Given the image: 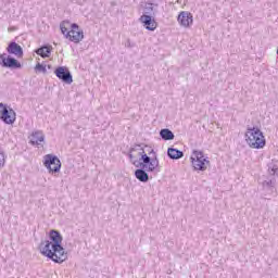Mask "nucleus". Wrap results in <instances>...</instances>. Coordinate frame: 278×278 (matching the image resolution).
Listing matches in <instances>:
<instances>
[{
    "instance_id": "nucleus-1",
    "label": "nucleus",
    "mask_w": 278,
    "mask_h": 278,
    "mask_svg": "<svg viewBox=\"0 0 278 278\" xmlns=\"http://www.w3.org/2000/svg\"><path fill=\"white\" fill-rule=\"evenodd\" d=\"M62 240H64V238L60 231L55 229L50 230L49 240L41 242L39 245L41 255H45V257H48V260H51L54 264H63V262H66L68 254L66 250H64V247H62Z\"/></svg>"
},
{
    "instance_id": "nucleus-2",
    "label": "nucleus",
    "mask_w": 278,
    "mask_h": 278,
    "mask_svg": "<svg viewBox=\"0 0 278 278\" xmlns=\"http://www.w3.org/2000/svg\"><path fill=\"white\" fill-rule=\"evenodd\" d=\"M139 155V161H132L134 166L138 168L135 170V177L138 181L147 184L149 181L148 173H160V159H157V153L153 149L148 154L140 152Z\"/></svg>"
},
{
    "instance_id": "nucleus-3",
    "label": "nucleus",
    "mask_w": 278,
    "mask_h": 278,
    "mask_svg": "<svg viewBox=\"0 0 278 278\" xmlns=\"http://www.w3.org/2000/svg\"><path fill=\"white\" fill-rule=\"evenodd\" d=\"M7 52L9 54H0V66H2V68H10L11 71H18L23 68V64H21V62L15 59L23 58V47H21V45H18L16 41H11L7 47ZM12 55H14L15 58Z\"/></svg>"
},
{
    "instance_id": "nucleus-4",
    "label": "nucleus",
    "mask_w": 278,
    "mask_h": 278,
    "mask_svg": "<svg viewBox=\"0 0 278 278\" xmlns=\"http://www.w3.org/2000/svg\"><path fill=\"white\" fill-rule=\"evenodd\" d=\"M245 140L251 149H264L266 147V138L264 132L257 127H249L245 132Z\"/></svg>"
},
{
    "instance_id": "nucleus-5",
    "label": "nucleus",
    "mask_w": 278,
    "mask_h": 278,
    "mask_svg": "<svg viewBox=\"0 0 278 278\" xmlns=\"http://www.w3.org/2000/svg\"><path fill=\"white\" fill-rule=\"evenodd\" d=\"M190 160L194 170H200L203 173L204 170H207V166H210V160L205 157L203 151L201 150H193Z\"/></svg>"
},
{
    "instance_id": "nucleus-6",
    "label": "nucleus",
    "mask_w": 278,
    "mask_h": 278,
    "mask_svg": "<svg viewBox=\"0 0 278 278\" xmlns=\"http://www.w3.org/2000/svg\"><path fill=\"white\" fill-rule=\"evenodd\" d=\"M0 121H2L4 125H14V123H16V112L3 102L0 103Z\"/></svg>"
},
{
    "instance_id": "nucleus-7",
    "label": "nucleus",
    "mask_w": 278,
    "mask_h": 278,
    "mask_svg": "<svg viewBox=\"0 0 278 278\" xmlns=\"http://www.w3.org/2000/svg\"><path fill=\"white\" fill-rule=\"evenodd\" d=\"M43 166L49 170V173H60L62 168V162L60 159L53 154H47L43 156Z\"/></svg>"
},
{
    "instance_id": "nucleus-8",
    "label": "nucleus",
    "mask_w": 278,
    "mask_h": 278,
    "mask_svg": "<svg viewBox=\"0 0 278 278\" xmlns=\"http://www.w3.org/2000/svg\"><path fill=\"white\" fill-rule=\"evenodd\" d=\"M72 30L67 31L65 38H68L71 42H75L76 45L84 40V30H79V25L77 23H73L71 25Z\"/></svg>"
},
{
    "instance_id": "nucleus-9",
    "label": "nucleus",
    "mask_w": 278,
    "mask_h": 278,
    "mask_svg": "<svg viewBox=\"0 0 278 278\" xmlns=\"http://www.w3.org/2000/svg\"><path fill=\"white\" fill-rule=\"evenodd\" d=\"M54 75L63 81V84H73V74H71V71L66 66H59L54 70Z\"/></svg>"
},
{
    "instance_id": "nucleus-10",
    "label": "nucleus",
    "mask_w": 278,
    "mask_h": 278,
    "mask_svg": "<svg viewBox=\"0 0 278 278\" xmlns=\"http://www.w3.org/2000/svg\"><path fill=\"white\" fill-rule=\"evenodd\" d=\"M178 23L179 25H181V27H190V25H192L193 23V16L192 13L188 12V11H181L178 14Z\"/></svg>"
},
{
    "instance_id": "nucleus-11",
    "label": "nucleus",
    "mask_w": 278,
    "mask_h": 278,
    "mask_svg": "<svg viewBox=\"0 0 278 278\" xmlns=\"http://www.w3.org/2000/svg\"><path fill=\"white\" fill-rule=\"evenodd\" d=\"M139 21L143 23V26L148 31H155V29H157V23L151 15L143 14L140 16Z\"/></svg>"
},
{
    "instance_id": "nucleus-12",
    "label": "nucleus",
    "mask_w": 278,
    "mask_h": 278,
    "mask_svg": "<svg viewBox=\"0 0 278 278\" xmlns=\"http://www.w3.org/2000/svg\"><path fill=\"white\" fill-rule=\"evenodd\" d=\"M40 142H45V132L42 130H35L30 135V144L33 147H40Z\"/></svg>"
},
{
    "instance_id": "nucleus-13",
    "label": "nucleus",
    "mask_w": 278,
    "mask_h": 278,
    "mask_svg": "<svg viewBox=\"0 0 278 278\" xmlns=\"http://www.w3.org/2000/svg\"><path fill=\"white\" fill-rule=\"evenodd\" d=\"M51 51H53V48L51 46H41L40 48L35 50V53L37 55H40L43 60L47 58H51Z\"/></svg>"
},
{
    "instance_id": "nucleus-14",
    "label": "nucleus",
    "mask_w": 278,
    "mask_h": 278,
    "mask_svg": "<svg viewBox=\"0 0 278 278\" xmlns=\"http://www.w3.org/2000/svg\"><path fill=\"white\" fill-rule=\"evenodd\" d=\"M167 156L169 157V160H181V157H184V151L176 148H168Z\"/></svg>"
},
{
    "instance_id": "nucleus-15",
    "label": "nucleus",
    "mask_w": 278,
    "mask_h": 278,
    "mask_svg": "<svg viewBox=\"0 0 278 278\" xmlns=\"http://www.w3.org/2000/svg\"><path fill=\"white\" fill-rule=\"evenodd\" d=\"M135 151H139L138 155H140V153H144V148L142 147V144H135L129 149V152L127 153V156L129 157L130 162H138V160H134V153Z\"/></svg>"
},
{
    "instance_id": "nucleus-16",
    "label": "nucleus",
    "mask_w": 278,
    "mask_h": 278,
    "mask_svg": "<svg viewBox=\"0 0 278 278\" xmlns=\"http://www.w3.org/2000/svg\"><path fill=\"white\" fill-rule=\"evenodd\" d=\"M160 136L162 140L168 141V140H175V134L172 132L168 128H163L160 130Z\"/></svg>"
},
{
    "instance_id": "nucleus-17",
    "label": "nucleus",
    "mask_w": 278,
    "mask_h": 278,
    "mask_svg": "<svg viewBox=\"0 0 278 278\" xmlns=\"http://www.w3.org/2000/svg\"><path fill=\"white\" fill-rule=\"evenodd\" d=\"M268 173L271 176L277 175L278 177V161L277 160H273L269 164H268Z\"/></svg>"
},
{
    "instance_id": "nucleus-18",
    "label": "nucleus",
    "mask_w": 278,
    "mask_h": 278,
    "mask_svg": "<svg viewBox=\"0 0 278 278\" xmlns=\"http://www.w3.org/2000/svg\"><path fill=\"white\" fill-rule=\"evenodd\" d=\"M35 71L36 73H47V65L42 64V63H37L35 66Z\"/></svg>"
},
{
    "instance_id": "nucleus-19",
    "label": "nucleus",
    "mask_w": 278,
    "mask_h": 278,
    "mask_svg": "<svg viewBox=\"0 0 278 278\" xmlns=\"http://www.w3.org/2000/svg\"><path fill=\"white\" fill-rule=\"evenodd\" d=\"M3 166H5V152L0 148V168H3Z\"/></svg>"
},
{
    "instance_id": "nucleus-20",
    "label": "nucleus",
    "mask_w": 278,
    "mask_h": 278,
    "mask_svg": "<svg viewBox=\"0 0 278 278\" xmlns=\"http://www.w3.org/2000/svg\"><path fill=\"white\" fill-rule=\"evenodd\" d=\"M263 186H266L267 188H273V186H275V181H273V180H265L263 182Z\"/></svg>"
},
{
    "instance_id": "nucleus-21",
    "label": "nucleus",
    "mask_w": 278,
    "mask_h": 278,
    "mask_svg": "<svg viewBox=\"0 0 278 278\" xmlns=\"http://www.w3.org/2000/svg\"><path fill=\"white\" fill-rule=\"evenodd\" d=\"M146 10H147L146 14H151L153 12V3L149 2Z\"/></svg>"
},
{
    "instance_id": "nucleus-22",
    "label": "nucleus",
    "mask_w": 278,
    "mask_h": 278,
    "mask_svg": "<svg viewBox=\"0 0 278 278\" xmlns=\"http://www.w3.org/2000/svg\"><path fill=\"white\" fill-rule=\"evenodd\" d=\"M60 29L64 36H66V34L68 33V29L64 25H61Z\"/></svg>"
},
{
    "instance_id": "nucleus-23",
    "label": "nucleus",
    "mask_w": 278,
    "mask_h": 278,
    "mask_svg": "<svg viewBox=\"0 0 278 278\" xmlns=\"http://www.w3.org/2000/svg\"><path fill=\"white\" fill-rule=\"evenodd\" d=\"M76 5H84L88 0H74Z\"/></svg>"
},
{
    "instance_id": "nucleus-24",
    "label": "nucleus",
    "mask_w": 278,
    "mask_h": 278,
    "mask_svg": "<svg viewBox=\"0 0 278 278\" xmlns=\"http://www.w3.org/2000/svg\"><path fill=\"white\" fill-rule=\"evenodd\" d=\"M126 47H131V41L129 39L127 40Z\"/></svg>"
},
{
    "instance_id": "nucleus-25",
    "label": "nucleus",
    "mask_w": 278,
    "mask_h": 278,
    "mask_svg": "<svg viewBox=\"0 0 278 278\" xmlns=\"http://www.w3.org/2000/svg\"><path fill=\"white\" fill-rule=\"evenodd\" d=\"M48 68H51V65H48Z\"/></svg>"
}]
</instances>
